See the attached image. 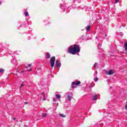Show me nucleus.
Returning <instances> with one entry per match:
<instances>
[{
	"instance_id": "obj_1",
	"label": "nucleus",
	"mask_w": 127,
	"mask_h": 127,
	"mask_svg": "<svg viewBox=\"0 0 127 127\" xmlns=\"http://www.w3.org/2000/svg\"><path fill=\"white\" fill-rule=\"evenodd\" d=\"M80 50V45L74 44L73 47H69L67 50V53H70L72 55H75L76 53H79Z\"/></svg>"
},
{
	"instance_id": "obj_2",
	"label": "nucleus",
	"mask_w": 127,
	"mask_h": 127,
	"mask_svg": "<svg viewBox=\"0 0 127 127\" xmlns=\"http://www.w3.org/2000/svg\"><path fill=\"white\" fill-rule=\"evenodd\" d=\"M55 57H52L50 60L51 67H52V68H53L54 65H55Z\"/></svg>"
},
{
	"instance_id": "obj_3",
	"label": "nucleus",
	"mask_w": 127,
	"mask_h": 127,
	"mask_svg": "<svg viewBox=\"0 0 127 127\" xmlns=\"http://www.w3.org/2000/svg\"><path fill=\"white\" fill-rule=\"evenodd\" d=\"M80 84H81V81H77L75 82H72L71 83V88H75V85H76V86H78V85H80Z\"/></svg>"
},
{
	"instance_id": "obj_4",
	"label": "nucleus",
	"mask_w": 127,
	"mask_h": 127,
	"mask_svg": "<svg viewBox=\"0 0 127 127\" xmlns=\"http://www.w3.org/2000/svg\"><path fill=\"white\" fill-rule=\"evenodd\" d=\"M56 65L57 68H60L61 67V63L59 60H57L56 61Z\"/></svg>"
},
{
	"instance_id": "obj_5",
	"label": "nucleus",
	"mask_w": 127,
	"mask_h": 127,
	"mask_svg": "<svg viewBox=\"0 0 127 127\" xmlns=\"http://www.w3.org/2000/svg\"><path fill=\"white\" fill-rule=\"evenodd\" d=\"M60 8L63 9V12H64V11H65V9H66V4L65 3H64V4H62L60 5Z\"/></svg>"
},
{
	"instance_id": "obj_6",
	"label": "nucleus",
	"mask_w": 127,
	"mask_h": 127,
	"mask_svg": "<svg viewBox=\"0 0 127 127\" xmlns=\"http://www.w3.org/2000/svg\"><path fill=\"white\" fill-rule=\"evenodd\" d=\"M72 97H73V93L72 92H70L67 94V99L68 101H71Z\"/></svg>"
},
{
	"instance_id": "obj_7",
	"label": "nucleus",
	"mask_w": 127,
	"mask_h": 127,
	"mask_svg": "<svg viewBox=\"0 0 127 127\" xmlns=\"http://www.w3.org/2000/svg\"><path fill=\"white\" fill-rule=\"evenodd\" d=\"M97 97H98L97 95H95L93 96L92 98V101H97V100H98V98Z\"/></svg>"
},
{
	"instance_id": "obj_8",
	"label": "nucleus",
	"mask_w": 127,
	"mask_h": 127,
	"mask_svg": "<svg viewBox=\"0 0 127 127\" xmlns=\"http://www.w3.org/2000/svg\"><path fill=\"white\" fill-rule=\"evenodd\" d=\"M46 56H47V59H49L51 57V56L50 55V53H47Z\"/></svg>"
},
{
	"instance_id": "obj_9",
	"label": "nucleus",
	"mask_w": 127,
	"mask_h": 127,
	"mask_svg": "<svg viewBox=\"0 0 127 127\" xmlns=\"http://www.w3.org/2000/svg\"><path fill=\"white\" fill-rule=\"evenodd\" d=\"M86 29L87 31H89L90 29H91V26L88 25L86 27Z\"/></svg>"
},
{
	"instance_id": "obj_10",
	"label": "nucleus",
	"mask_w": 127,
	"mask_h": 127,
	"mask_svg": "<svg viewBox=\"0 0 127 127\" xmlns=\"http://www.w3.org/2000/svg\"><path fill=\"white\" fill-rule=\"evenodd\" d=\"M114 74V71L112 70H110L108 71V75H113Z\"/></svg>"
},
{
	"instance_id": "obj_11",
	"label": "nucleus",
	"mask_w": 127,
	"mask_h": 127,
	"mask_svg": "<svg viewBox=\"0 0 127 127\" xmlns=\"http://www.w3.org/2000/svg\"><path fill=\"white\" fill-rule=\"evenodd\" d=\"M4 71H5L4 69H3V68H0V73L1 74H2V73H4Z\"/></svg>"
},
{
	"instance_id": "obj_12",
	"label": "nucleus",
	"mask_w": 127,
	"mask_h": 127,
	"mask_svg": "<svg viewBox=\"0 0 127 127\" xmlns=\"http://www.w3.org/2000/svg\"><path fill=\"white\" fill-rule=\"evenodd\" d=\"M56 97L57 99H60L61 98V95L60 94H56Z\"/></svg>"
},
{
	"instance_id": "obj_13",
	"label": "nucleus",
	"mask_w": 127,
	"mask_h": 127,
	"mask_svg": "<svg viewBox=\"0 0 127 127\" xmlns=\"http://www.w3.org/2000/svg\"><path fill=\"white\" fill-rule=\"evenodd\" d=\"M24 14H25V16L27 17L28 16V15H29L28 14V12L27 11H26L24 12Z\"/></svg>"
},
{
	"instance_id": "obj_14",
	"label": "nucleus",
	"mask_w": 127,
	"mask_h": 127,
	"mask_svg": "<svg viewBox=\"0 0 127 127\" xmlns=\"http://www.w3.org/2000/svg\"><path fill=\"white\" fill-rule=\"evenodd\" d=\"M42 95L43 96V101H45V95L44 94V92L42 93Z\"/></svg>"
},
{
	"instance_id": "obj_15",
	"label": "nucleus",
	"mask_w": 127,
	"mask_h": 127,
	"mask_svg": "<svg viewBox=\"0 0 127 127\" xmlns=\"http://www.w3.org/2000/svg\"><path fill=\"white\" fill-rule=\"evenodd\" d=\"M47 114L46 113L42 114V116L43 117V118H45V117H47Z\"/></svg>"
},
{
	"instance_id": "obj_16",
	"label": "nucleus",
	"mask_w": 127,
	"mask_h": 127,
	"mask_svg": "<svg viewBox=\"0 0 127 127\" xmlns=\"http://www.w3.org/2000/svg\"><path fill=\"white\" fill-rule=\"evenodd\" d=\"M97 47H98V49H100L101 47H102V45H101L100 43H99L98 45L97 46Z\"/></svg>"
},
{
	"instance_id": "obj_17",
	"label": "nucleus",
	"mask_w": 127,
	"mask_h": 127,
	"mask_svg": "<svg viewBox=\"0 0 127 127\" xmlns=\"http://www.w3.org/2000/svg\"><path fill=\"white\" fill-rule=\"evenodd\" d=\"M60 117H62V118H66V115H64L63 114L60 115Z\"/></svg>"
},
{
	"instance_id": "obj_18",
	"label": "nucleus",
	"mask_w": 127,
	"mask_h": 127,
	"mask_svg": "<svg viewBox=\"0 0 127 127\" xmlns=\"http://www.w3.org/2000/svg\"><path fill=\"white\" fill-rule=\"evenodd\" d=\"M85 10L86 11H90V10L89 9V7H86L85 8Z\"/></svg>"
},
{
	"instance_id": "obj_19",
	"label": "nucleus",
	"mask_w": 127,
	"mask_h": 127,
	"mask_svg": "<svg viewBox=\"0 0 127 127\" xmlns=\"http://www.w3.org/2000/svg\"><path fill=\"white\" fill-rule=\"evenodd\" d=\"M125 50L127 51V43L125 44Z\"/></svg>"
},
{
	"instance_id": "obj_20",
	"label": "nucleus",
	"mask_w": 127,
	"mask_h": 127,
	"mask_svg": "<svg viewBox=\"0 0 127 127\" xmlns=\"http://www.w3.org/2000/svg\"><path fill=\"white\" fill-rule=\"evenodd\" d=\"M28 67H31V64H28V66H26V69H27Z\"/></svg>"
},
{
	"instance_id": "obj_21",
	"label": "nucleus",
	"mask_w": 127,
	"mask_h": 127,
	"mask_svg": "<svg viewBox=\"0 0 127 127\" xmlns=\"http://www.w3.org/2000/svg\"><path fill=\"white\" fill-rule=\"evenodd\" d=\"M94 81L95 82H97L98 81V80H99V78H98V77H95L94 79Z\"/></svg>"
},
{
	"instance_id": "obj_22",
	"label": "nucleus",
	"mask_w": 127,
	"mask_h": 127,
	"mask_svg": "<svg viewBox=\"0 0 127 127\" xmlns=\"http://www.w3.org/2000/svg\"><path fill=\"white\" fill-rule=\"evenodd\" d=\"M23 86H24V83H23V82H22V83L21 84L20 88L21 89V88H22V87H23Z\"/></svg>"
},
{
	"instance_id": "obj_23",
	"label": "nucleus",
	"mask_w": 127,
	"mask_h": 127,
	"mask_svg": "<svg viewBox=\"0 0 127 127\" xmlns=\"http://www.w3.org/2000/svg\"><path fill=\"white\" fill-rule=\"evenodd\" d=\"M120 1V0H115V3H118Z\"/></svg>"
},
{
	"instance_id": "obj_24",
	"label": "nucleus",
	"mask_w": 127,
	"mask_h": 127,
	"mask_svg": "<svg viewBox=\"0 0 127 127\" xmlns=\"http://www.w3.org/2000/svg\"><path fill=\"white\" fill-rule=\"evenodd\" d=\"M56 101H57V98H54L53 99V102H56Z\"/></svg>"
},
{
	"instance_id": "obj_25",
	"label": "nucleus",
	"mask_w": 127,
	"mask_h": 127,
	"mask_svg": "<svg viewBox=\"0 0 127 127\" xmlns=\"http://www.w3.org/2000/svg\"><path fill=\"white\" fill-rule=\"evenodd\" d=\"M97 64H98L97 63H95L94 64V67H96V65H97Z\"/></svg>"
},
{
	"instance_id": "obj_26",
	"label": "nucleus",
	"mask_w": 127,
	"mask_h": 127,
	"mask_svg": "<svg viewBox=\"0 0 127 127\" xmlns=\"http://www.w3.org/2000/svg\"><path fill=\"white\" fill-rule=\"evenodd\" d=\"M120 35H121V36H123V33L120 32Z\"/></svg>"
},
{
	"instance_id": "obj_27",
	"label": "nucleus",
	"mask_w": 127,
	"mask_h": 127,
	"mask_svg": "<svg viewBox=\"0 0 127 127\" xmlns=\"http://www.w3.org/2000/svg\"><path fill=\"white\" fill-rule=\"evenodd\" d=\"M27 71H28L29 72H30V71H31V68L28 69Z\"/></svg>"
},
{
	"instance_id": "obj_28",
	"label": "nucleus",
	"mask_w": 127,
	"mask_h": 127,
	"mask_svg": "<svg viewBox=\"0 0 127 127\" xmlns=\"http://www.w3.org/2000/svg\"><path fill=\"white\" fill-rule=\"evenodd\" d=\"M25 105H27L28 104V102H25L24 103Z\"/></svg>"
},
{
	"instance_id": "obj_29",
	"label": "nucleus",
	"mask_w": 127,
	"mask_h": 127,
	"mask_svg": "<svg viewBox=\"0 0 127 127\" xmlns=\"http://www.w3.org/2000/svg\"><path fill=\"white\" fill-rule=\"evenodd\" d=\"M2 3V1H0V4Z\"/></svg>"
},
{
	"instance_id": "obj_30",
	"label": "nucleus",
	"mask_w": 127,
	"mask_h": 127,
	"mask_svg": "<svg viewBox=\"0 0 127 127\" xmlns=\"http://www.w3.org/2000/svg\"><path fill=\"white\" fill-rule=\"evenodd\" d=\"M57 106H59V103H57Z\"/></svg>"
},
{
	"instance_id": "obj_31",
	"label": "nucleus",
	"mask_w": 127,
	"mask_h": 127,
	"mask_svg": "<svg viewBox=\"0 0 127 127\" xmlns=\"http://www.w3.org/2000/svg\"><path fill=\"white\" fill-rule=\"evenodd\" d=\"M21 73H24V71H21Z\"/></svg>"
},
{
	"instance_id": "obj_32",
	"label": "nucleus",
	"mask_w": 127,
	"mask_h": 127,
	"mask_svg": "<svg viewBox=\"0 0 127 127\" xmlns=\"http://www.w3.org/2000/svg\"><path fill=\"white\" fill-rule=\"evenodd\" d=\"M13 120H14V121H15V118H14Z\"/></svg>"
},
{
	"instance_id": "obj_33",
	"label": "nucleus",
	"mask_w": 127,
	"mask_h": 127,
	"mask_svg": "<svg viewBox=\"0 0 127 127\" xmlns=\"http://www.w3.org/2000/svg\"><path fill=\"white\" fill-rule=\"evenodd\" d=\"M105 37H107V34H105Z\"/></svg>"
},
{
	"instance_id": "obj_34",
	"label": "nucleus",
	"mask_w": 127,
	"mask_h": 127,
	"mask_svg": "<svg viewBox=\"0 0 127 127\" xmlns=\"http://www.w3.org/2000/svg\"><path fill=\"white\" fill-rule=\"evenodd\" d=\"M96 39H98V37H96Z\"/></svg>"
},
{
	"instance_id": "obj_35",
	"label": "nucleus",
	"mask_w": 127,
	"mask_h": 127,
	"mask_svg": "<svg viewBox=\"0 0 127 127\" xmlns=\"http://www.w3.org/2000/svg\"><path fill=\"white\" fill-rule=\"evenodd\" d=\"M14 61H16V60H15V59H13Z\"/></svg>"
},
{
	"instance_id": "obj_36",
	"label": "nucleus",
	"mask_w": 127,
	"mask_h": 127,
	"mask_svg": "<svg viewBox=\"0 0 127 127\" xmlns=\"http://www.w3.org/2000/svg\"><path fill=\"white\" fill-rule=\"evenodd\" d=\"M26 21H28V19H26Z\"/></svg>"
},
{
	"instance_id": "obj_37",
	"label": "nucleus",
	"mask_w": 127,
	"mask_h": 127,
	"mask_svg": "<svg viewBox=\"0 0 127 127\" xmlns=\"http://www.w3.org/2000/svg\"><path fill=\"white\" fill-rule=\"evenodd\" d=\"M107 41H109V39H107Z\"/></svg>"
},
{
	"instance_id": "obj_38",
	"label": "nucleus",
	"mask_w": 127,
	"mask_h": 127,
	"mask_svg": "<svg viewBox=\"0 0 127 127\" xmlns=\"http://www.w3.org/2000/svg\"><path fill=\"white\" fill-rule=\"evenodd\" d=\"M116 127H120V126H116Z\"/></svg>"
},
{
	"instance_id": "obj_39",
	"label": "nucleus",
	"mask_w": 127,
	"mask_h": 127,
	"mask_svg": "<svg viewBox=\"0 0 127 127\" xmlns=\"http://www.w3.org/2000/svg\"><path fill=\"white\" fill-rule=\"evenodd\" d=\"M75 0H73V1H75Z\"/></svg>"
},
{
	"instance_id": "obj_40",
	"label": "nucleus",
	"mask_w": 127,
	"mask_h": 127,
	"mask_svg": "<svg viewBox=\"0 0 127 127\" xmlns=\"http://www.w3.org/2000/svg\"><path fill=\"white\" fill-rule=\"evenodd\" d=\"M92 87H93V86H90V88Z\"/></svg>"
},
{
	"instance_id": "obj_41",
	"label": "nucleus",
	"mask_w": 127,
	"mask_h": 127,
	"mask_svg": "<svg viewBox=\"0 0 127 127\" xmlns=\"http://www.w3.org/2000/svg\"><path fill=\"white\" fill-rule=\"evenodd\" d=\"M27 23H28V24H29V23H28V22H27Z\"/></svg>"
}]
</instances>
